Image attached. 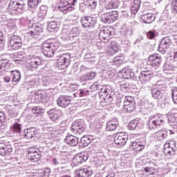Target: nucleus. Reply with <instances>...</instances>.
<instances>
[{
  "instance_id": "obj_1",
  "label": "nucleus",
  "mask_w": 177,
  "mask_h": 177,
  "mask_svg": "<svg viewBox=\"0 0 177 177\" xmlns=\"http://www.w3.org/2000/svg\"><path fill=\"white\" fill-rule=\"evenodd\" d=\"M59 49V42L49 39L43 43L42 53L46 57H53L55 50Z\"/></svg>"
},
{
  "instance_id": "obj_2",
  "label": "nucleus",
  "mask_w": 177,
  "mask_h": 177,
  "mask_svg": "<svg viewBox=\"0 0 177 177\" xmlns=\"http://www.w3.org/2000/svg\"><path fill=\"white\" fill-rule=\"evenodd\" d=\"M114 34V28L111 26H103L99 31L98 37L101 42L108 44L110 39L113 38Z\"/></svg>"
},
{
  "instance_id": "obj_3",
  "label": "nucleus",
  "mask_w": 177,
  "mask_h": 177,
  "mask_svg": "<svg viewBox=\"0 0 177 177\" xmlns=\"http://www.w3.org/2000/svg\"><path fill=\"white\" fill-rule=\"evenodd\" d=\"M41 66H42V59L38 56L29 55L26 59V67L30 71H35Z\"/></svg>"
},
{
  "instance_id": "obj_4",
  "label": "nucleus",
  "mask_w": 177,
  "mask_h": 177,
  "mask_svg": "<svg viewBox=\"0 0 177 177\" xmlns=\"http://www.w3.org/2000/svg\"><path fill=\"white\" fill-rule=\"evenodd\" d=\"M8 10L10 15H20L24 10V3H21L19 0H11Z\"/></svg>"
},
{
  "instance_id": "obj_5",
  "label": "nucleus",
  "mask_w": 177,
  "mask_h": 177,
  "mask_svg": "<svg viewBox=\"0 0 177 177\" xmlns=\"http://www.w3.org/2000/svg\"><path fill=\"white\" fill-rule=\"evenodd\" d=\"M71 63V57L69 54H62L57 59L56 64L59 70H66Z\"/></svg>"
},
{
  "instance_id": "obj_6",
  "label": "nucleus",
  "mask_w": 177,
  "mask_h": 177,
  "mask_svg": "<svg viewBox=\"0 0 177 177\" xmlns=\"http://www.w3.org/2000/svg\"><path fill=\"white\" fill-rule=\"evenodd\" d=\"M164 153L168 157H174L176 154V142L174 140H168L164 145Z\"/></svg>"
},
{
  "instance_id": "obj_7",
  "label": "nucleus",
  "mask_w": 177,
  "mask_h": 177,
  "mask_svg": "<svg viewBox=\"0 0 177 177\" xmlns=\"http://www.w3.org/2000/svg\"><path fill=\"white\" fill-rule=\"evenodd\" d=\"M101 19L104 24H111L118 19V12L115 10L106 12L102 15Z\"/></svg>"
},
{
  "instance_id": "obj_8",
  "label": "nucleus",
  "mask_w": 177,
  "mask_h": 177,
  "mask_svg": "<svg viewBox=\"0 0 177 177\" xmlns=\"http://www.w3.org/2000/svg\"><path fill=\"white\" fill-rule=\"evenodd\" d=\"M9 45L13 50H19L23 46L21 37L16 35H12L9 40Z\"/></svg>"
},
{
  "instance_id": "obj_9",
  "label": "nucleus",
  "mask_w": 177,
  "mask_h": 177,
  "mask_svg": "<svg viewBox=\"0 0 177 177\" xmlns=\"http://www.w3.org/2000/svg\"><path fill=\"white\" fill-rule=\"evenodd\" d=\"M148 63L153 68H158L161 66V63H162V58L159 54L153 53L149 56Z\"/></svg>"
},
{
  "instance_id": "obj_10",
  "label": "nucleus",
  "mask_w": 177,
  "mask_h": 177,
  "mask_svg": "<svg viewBox=\"0 0 177 177\" xmlns=\"http://www.w3.org/2000/svg\"><path fill=\"white\" fill-rule=\"evenodd\" d=\"M164 120L162 117L158 115L151 116L148 122L149 129H157L159 127L162 125Z\"/></svg>"
},
{
  "instance_id": "obj_11",
  "label": "nucleus",
  "mask_w": 177,
  "mask_h": 177,
  "mask_svg": "<svg viewBox=\"0 0 177 177\" xmlns=\"http://www.w3.org/2000/svg\"><path fill=\"white\" fill-rule=\"evenodd\" d=\"M28 157L32 162H38L41 160V152L38 148L30 147L28 149Z\"/></svg>"
},
{
  "instance_id": "obj_12",
  "label": "nucleus",
  "mask_w": 177,
  "mask_h": 177,
  "mask_svg": "<svg viewBox=\"0 0 177 177\" xmlns=\"http://www.w3.org/2000/svg\"><path fill=\"white\" fill-rule=\"evenodd\" d=\"M114 142L117 146H125L128 142V134L125 132H119L114 137Z\"/></svg>"
},
{
  "instance_id": "obj_13",
  "label": "nucleus",
  "mask_w": 177,
  "mask_h": 177,
  "mask_svg": "<svg viewBox=\"0 0 177 177\" xmlns=\"http://www.w3.org/2000/svg\"><path fill=\"white\" fill-rule=\"evenodd\" d=\"M88 158H89L88 153L85 152H82L80 153L75 155V156L73 158L72 164H73L75 167H78L81 165L82 162H84V161H86Z\"/></svg>"
},
{
  "instance_id": "obj_14",
  "label": "nucleus",
  "mask_w": 177,
  "mask_h": 177,
  "mask_svg": "<svg viewBox=\"0 0 177 177\" xmlns=\"http://www.w3.org/2000/svg\"><path fill=\"white\" fill-rule=\"evenodd\" d=\"M44 31L42 26H33L28 32L27 33L28 37L30 38H34L35 39H37L41 37V33Z\"/></svg>"
},
{
  "instance_id": "obj_15",
  "label": "nucleus",
  "mask_w": 177,
  "mask_h": 177,
  "mask_svg": "<svg viewBox=\"0 0 177 177\" xmlns=\"http://www.w3.org/2000/svg\"><path fill=\"white\" fill-rule=\"evenodd\" d=\"M71 131L75 135H82V133L85 132V127L80 122H75L72 124Z\"/></svg>"
},
{
  "instance_id": "obj_16",
  "label": "nucleus",
  "mask_w": 177,
  "mask_h": 177,
  "mask_svg": "<svg viewBox=\"0 0 177 177\" xmlns=\"http://www.w3.org/2000/svg\"><path fill=\"white\" fill-rule=\"evenodd\" d=\"M120 75L123 80H129V78H133L135 73H133V69L131 66H125L121 71Z\"/></svg>"
},
{
  "instance_id": "obj_17",
  "label": "nucleus",
  "mask_w": 177,
  "mask_h": 177,
  "mask_svg": "<svg viewBox=\"0 0 177 177\" xmlns=\"http://www.w3.org/2000/svg\"><path fill=\"white\" fill-rule=\"evenodd\" d=\"M171 44V40L167 37L162 39L158 47L159 51L162 53L167 52V50L169 49Z\"/></svg>"
},
{
  "instance_id": "obj_18",
  "label": "nucleus",
  "mask_w": 177,
  "mask_h": 177,
  "mask_svg": "<svg viewBox=\"0 0 177 177\" xmlns=\"http://www.w3.org/2000/svg\"><path fill=\"white\" fill-rule=\"evenodd\" d=\"M81 24L83 27L88 28L89 27H93L96 23L91 17H83L81 19Z\"/></svg>"
},
{
  "instance_id": "obj_19",
  "label": "nucleus",
  "mask_w": 177,
  "mask_h": 177,
  "mask_svg": "<svg viewBox=\"0 0 177 177\" xmlns=\"http://www.w3.org/2000/svg\"><path fill=\"white\" fill-rule=\"evenodd\" d=\"M68 0H62L58 6L59 9H61L62 12H66V10H71V6L75 5V2L77 1L74 0L73 2L71 3L68 1Z\"/></svg>"
},
{
  "instance_id": "obj_20",
  "label": "nucleus",
  "mask_w": 177,
  "mask_h": 177,
  "mask_svg": "<svg viewBox=\"0 0 177 177\" xmlns=\"http://www.w3.org/2000/svg\"><path fill=\"white\" fill-rule=\"evenodd\" d=\"M152 75L150 71H142L139 80L142 84H147L151 80Z\"/></svg>"
},
{
  "instance_id": "obj_21",
  "label": "nucleus",
  "mask_w": 177,
  "mask_h": 177,
  "mask_svg": "<svg viewBox=\"0 0 177 177\" xmlns=\"http://www.w3.org/2000/svg\"><path fill=\"white\" fill-rule=\"evenodd\" d=\"M77 177H91L92 176L93 171L86 168L79 169L75 171Z\"/></svg>"
},
{
  "instance_id": "obj_22",
  "label": "nucleus",
  "mask_w": 177,
  "mask_h": 177,
  "mask_svg": "<svg viewBox=\"0 0 177 177\" xmlns=\"http://www.w3.org/2000/svg\"><path fill=\"white\" fill-rule=\"evenodd\" d=\"M48 115L52 121H57V120H60V117H62V111L53 109L48 111Z\"/></svg>"
},
{
  "instance_id": "obj_23",
  "label": "nucleus",
  "mask_w": 177,
  "mask_h": 177,
  "mask_svg": "<svg viewBox=\"0 0 177 177\" xmlns=\"http://www.w3.org/2000/svg\"><path fill=\"white\" fill-rule=\"evenodd\" d=\"M12 153H13V149L12 147L3 144L0 145V156L5 157L6 156H10Z\"/></svg>"
},
{
  "instance_id": "obj_24",
  "label": "nucleus",
  "mask_w": 177,
  "mask_h": 177,
  "mask_svg": "<svg viewBox=\"0 0 177 177\" xmlns=\"http://www.w3.org/2000/svg\"><path fill=\"white\" fill-rule=\"evenodd\" d=\"M147 177H156L158 174V169L153 167L147 166L144 168Z\"/></svg>"
},
{
  "instance_id": "obj_25",
  "label": "nucleus",
  "mask_w": 177,
  "mask_h": 177,
  "mask_svg": "<svg viewBox=\"0 0 177 177\" xmlns=\"http://www.w3.org/2000/svg\"><path fill=\"white\" fill-rule=\"evenodd\" d=\"M57 104L59 107H67L71 104V100L70 97L66 96H60L57 100Z\"/></svg>"
},
{
  "instance_id": "obj_26",
  "label": "nucleus",
  "mask_w": 177,
  "mask_h": 177,
  "mask_svg": "<svg viewBox=\"0 0 177 177\" xmlns=\"http://www.w3.org/2000/svg\"><path fill=\"white\" fill-rule=\"evenodd\" d=\"M156 17L151 13H147L141 16V20L145 24H151L154 21Z\"/></svg>"
},
{
  "instance_id": "obj_27",
  "label": "nucleus",
  "mask_w": 177,
  "mask_h": 177,
  "mask_svg": "<svg viewBox=\"0 0 177 177\" xmlns=\"http://www.w3.org/2000/svg\"><path fill=\"white\" fill-rule=\"evenodd\" d=\"M124 63H127V61H125V57L122 55H118L113 59V66H116V67H120L121 64Z\"/></svg>"
},
{
  "instance_id": "obj_28",
  "label": "nucleus",
  "mask_w": 177,
  "mask_h": 177,
  "mask_svg": "<svg viewBox=\"0 0 177 177\" xmlns=\"http://www.w3.org/2000/svg\"><path fill=\"white\" fill-rule=\"evenodd\" d=\"M65 142L69 146H77L78 145V138L73 135H69L66 137Z\"/></svg>"
},
{
  "instance_id": "obj_29",
  "label": "nucleus",
  "mask_w": 177,
  "mask_h": 177,
  "mask_svg": "<svg viewBox=\"0 0 177 177\" xmlns=\"http://www.w3.org/2000/svg\"><path fill=\"white\" fill-rule=\"evenodd\" d=\"M119 6L118 0H111L106 5L105 8L107 10L117 9Z\"/></svg>"
},
{
  "instance_id": "obj_30",
  "label": "nucleus",
  "mask_w": 177,
  "mask_h": 177,
  "mask_svg": "<svg viewBox=\"0 0 177 177\" xmlns=\"http://www.w3.org/2000/svg\"><path fill=\"white\" fill-rule=\"evenodd\" d=\"M167 136V131L164 130H159L155 133V139L157 140H164Z\"/></svg>"
},
{
  "instance_id": "obj_31",
  "label": "nucleus",
  "mask_w": 177,
  "mask_h": 177,
  "mask_svg": "<svg viewBox=\"0 0 177 177\" xmlns=\"http://www.w3.org/2000/svg\"><path fill=\"white\" fill-rule=\"evenodd\" d=\"M131 149L136 152L142 151V150L145 149V145L140 144V142H133L131 145Z\"/></svg>"
},
{
  "instance_id": "obj_32",
  "label": "nucleus",
  "mask_w": 177,
  "mask_h": 177,
  "mask_svg": "<svg viewBox=\"0 0 177 177\" xmlns=\"http://www.w3.org/2000/svg\"><path fill=\"white\" fill-rule=\"evenodd\" d=\"M36 97H37V99H40V100H47V99H49V95L46 91H39L36 93Z\"/></svg>"
},
{
  "instance_id": "obj_33",
  "label": "nucleus",
  "mask_w": 177,
  "mask_h": 177,
  "mask_svg": "<svg viewBox=\"0 0 177 177\" xmlns=\"http://www.w3.org/2000/svg\"><path fill=\"white\" fill-rule=\"evenodd\" d=\"M106 131L110 132H113V131H115L117 129V123L115 121L111 120L106 123Z\"/></svg>"
},
{
  "instance_id": "obj_34",
  "label": "nucleus",
  "mask_w": 177,
  "mask_h": 177,
  "mask_svg": "<svg viewBox=\"0 0 177 177\" xmlns=\"http://www.w3.org/2000/svg\"><path fill=\"white\" fill-rule=\"evenodd\" d=\"M35 136V129L30 128L25 130V138L26 139H31Z\"/></svg>"
},
{
  "instance_id": "obj_35",
  "label": "nucleus",
  "mask_w": 177,
  "mask_h": 177,
  "mask_svg": "<svg viewBox=\"0 0 177 177\" xmlns=\"http://www.w3.org/2000/svg\"><path fill=\"white\" fill-rule=\"evenodd\" d=\"M11 75L12 77V82H19L20 81V78L21 75H20V72L19 71H11Z\"/></svg>"
},
{
  "instance_id": "obj_36",
  "label": "nucleus",
  "mask_w": 177,
  "mask_h": 177,
  "mask_svg": "<svg viewBox=\"0 0 177 177\" xmlns=\"http://www.w3.org/2000/svg\"><path fill=\"white\" fill-rule=\"evenodd\" d=\"M44 113V111L43 108L41 106H35L32 109V113L34 114V115H36V117H39V115H42Z\"/></svg>"
},
{
  "instance_id": "obj_37",
  "label": "nucleus",
  "mask_w": 177,
  "mask_h": 177,
  "mask_svg": "<svg viewBox=\"0 0 177 177\" xmlns=\"http://www.w3.org/2000/svg\"><path fill=\"white\" fill-rule=\"evenodd\" d=\"M123 109L124 111H127V113H132V111L135 110V102L124 104Z\"/></svg>"
},
{
  "instance_id": "obj_38",
  "label": "nucleus",
  "mask_w": 177,
  "mask_h": 177,
  "mask_svg": "<svg viewBox=\"0 0 177 177\" xmlns=\"http://www.w3.org/2000/svg\"><path fill=\"white\" fill-rule=\"evenodd\" d=\"M91 142H92V140H91L88 136H83L80 140V143L83 147L89 146V145H91Z\"/></svg>"
},
{
  "instance_id": "obj_39",
  "label": "nucleus",
  "mask_w": 177,
  "mask_h": 177,
  "mask_svg": "<svg viewBox=\"0 0 177 177\" xmlns=\"http://www.w3.org/2000/svg\"><path fill=\"white\" fill-rule=\"evenodd\" d=\"M12 132H15L16 133H20L21 132V124L19 123H15L10 128Z\"/></svg>"
},
{
  "instance_id": "obj_40",
  "label": "nucleus",
  "mask_w": 177,
  "mask_h": 177,
  "mask_svg": "<svg viewBox=\"0 0 177 177\" xmlns=\"http://www.w3.org/2000/svg\"><path fill=\"white\" fill-rule=\"evenodd\" d=\"M138 122L137 120H133L131 121L128 124V129L130 131H135L136 129V127H138Z\"/></svg>"
},
{
  "instance_id": "obj_41",
  "label": "nucleus",
  "mask_w": 177,
  "mask_h": 177,
  "mask_svg": "<svg viewBox=\"0 0 177 177\" xmlns=\"http://www.w3.org/2000/svg\"><path fill=\"white\" fill-rule=\"evenodd\" d=\"M110 49L113 52V53H117L118 50H120V48H118V46L117 45V42L113 41L111 42L110 45Z\"/></svg>"
},
{
  "instance_id": "obj_42",
  "label": "nucleus",
  "mask_w": 177,
  "mask_h": 177,
  "mask_svg": "<svg viewBox=\"0 0 177 177\" xmlns=\"http://www.w3.org/2000/svg\"><path fill=\"white\" fill-rule=\"evenodd\" d=\"M171 10L172 13L176 15L177 13V0H173L171 2Z\"/></svg>"
},
{
  "instance_id": "obj_43",
  "label": "nucleus",
  "mask_w": 177,
  "mask_h": 177,
  "mask_svg": "<svg viewBox=\"0 0 177 177\" xmlns=\"http://www.w3.org/2000/svg\"><path fill=\"white\" fill-rule=\"evenodd\" d=\"M13 58L17 59L16 62H23V59H26V55L24 53H18Z\"/></svg>"
},
{
  "instance_id": "obj_44",
  "label": "nucleus",
  "mask_w": 177,
  "mask_h": 177,
  "mask_svg": "<svg viewBox=\"0 0 177 177\" xmlns=\"http://www.w3.org/2000/svg\"><path fill=\"white\" fill-rule=\"evenodd\" d=\"M89 88H83L80 90L79 96L80 97H84V96L89 95Z\"/></svg>"
},
{
  "instance_id": "obj_45",
  "label": "nucleus",
  "mask_w": 177,
  "mask_h": 177,
  "mask_svg": "<svg viewBox=\"0 0 177 177\" xmlns=\"http://www.w3.org/2000/svg\"><path fill=\"white\" fill-rule=\"evenodd\" d=\"M39 3V0H28V5L30 8H37Z\"/></svg>"
},
{
  "instance_id": "obj_46",
  "label": "nucleus",
  "mask_w": 177,
  "mask_h": 177,
  "mask_svg": "<svg viewBox=\"0 0 177 177\" xmlns=\"http://www.w3.org/2000/svg\"><path fill=\"white\" fill-rule=\"evenodd\" d=\"M171 96H172V100L174 103L175 104H177V88L176 87L172 89Z\"/></svg>"
},
{
  "instance_id": "obj_47",
  "label": "nucleus",
  "mask_w": 177,
  "mask_h": 177,
  "mask_svg": "<svg viewBox=\"0 0 177 177\" xmlns=\"http://www.w3.org/2000/svg\"><path fill=\"white\" fill-rule=\"evenodd\" d=\"M152 96L154 99H160L161 97V91L153 89L152 91Z\"/></svg>"
},
{
  "instance_id": "obj_48",
  "label": "nucleus",
  "mask_w": 177,
  "mask_h": 177,
  "mask_svg": "<svg viewBox=\"0 0 177 177\" xmlns=\"http://www.w3.org/2000/svg\"><path fill=\"white\" fill-rule=\"evenodd\" d=\"M48 28L50 31H52L53 30H56V28H57V22L50 21L48 25Z\"/></svg>"
},
{
  "instance_id": "obj_49",
  "label": "nucleus",
  "mask_w": 177,
  "mask_h": 177,
  "mask_svg": "<svg viewBox=\"0 0 177 177\" xmlns=\"http://www.w3.org/2000/svg\"><path fill=\"white\" fill-rule=\"evenodd\" d=\"M5 121H6V116L3 112L0 111V127L5 124Z\"/></svg>"
},
{
  "instance_id": "obj_50",
  "label": "nucleus",
  "mask_w": 177,
  "mask_h": 177,
  "mask_svg": "<svg viewBox=\"0 0 177 177\" xmlns=\"http://www.w3.org/2000/svg\"><path fill=\"white\" fill-rule=\"evenodd\" d=\"M131 103H135V102H133V97L129 95L126 96L124 104H131Z\"/></svg>"
},
{
  "instance_id": "obj_51",
  "label": "nucleus",
  "mask_w": 177,
  "mask_h": 177,
  "mask_svg": "<svg viewBox=\"0 0 177 177\" xmlns=\"http://www.w3.org/2000/svg\"><path fill=\"white\" fill-rule=\"evenodd\" d=\"M147 37L148 39H154V38H156V32L153 31H149L147 33Z\"/></svg>"
},
{
  "instance_id": "obj_52",
  "label": "nucleus",
  "mask_w": 177,
  "mask_h": 177,
  "mask_svg": "<svg viewBox=\"0 0 177 177\" xmlns=\"http://www.w3.org/2000/svg\"><path fill=\"white\" fill-rule=\"evenodd\" d=\"M45 15H46V12L42 13V12H39L38 16H37V19L39 23L41 21H43V20L45 19Z\"/></svg>"
},
{
  "instance_id": "obj_53",
  "label": "nucleus",
  "mask_w": 177,
  "mask_h": 177,
  "mask_svg": "<svg viewBox=\"0 0 177 177\" xmlns=\"http://www.w3.org/2000/svg\"><path fill=\"white\" fill-rule=\"evenodd\" d=\"M99 89V84L97 82H95L93 85L91 86V92H96Z\"/></svg>"
},
{
  "instance_id": "obj_54",
  "label": "nucleus",
  "mask_w": 177,
  "mask_h": 177,
  "mask_svg": "<svg viewBox=\"0 0 177 177\" xmlns=\"http://www.w3.org/2000/svg\"><path fill=\"white\" fill-rule=\"evenodd\" d=\"M132 6H134L138 9L140 8V0H134L132 4Z\"/></svg>"
},
{
  "instance_id": "obj_55",
  "label": "nucleus",
  "mask_w": 177,
  "mask_h": 177,
  "mask_svg": "<svg viewBox=\"0 0 177 177\" xmlns=\"http://www.w3.org/2000/svg\"><path fill=\"white\" fill-rule=\"evenodd\" d=\"M99 95H100V96H104L106 97V96H107V95H109V93H107L106 89L102 88L100 92L99 93Z\"/></svg>"
},
{
  "instance_id": "obj_56",
  "label": "nucleus",
  "mask_w": 177,
  "mask_h": 177,
  "mask_svg": "<svg viewBox=\"0 0 177 177\" xmlns=\"http://www.w3.org/2000/svg\"><path fill=\"white\" fill-rule=\"evenodd\" d=\"M121 89H128L129 88V83L124 82L120 84Z\"/></svg>"
},
{
  "instance_id": "obj_57",
  "label": "nucleus",
  "mask_w": 177,
  "mask_h": 177,
  "mask_svg": "<svg viewBox=\"0 0 177 177\" xmlns=\"http://www.w3.org/2000/svg\"><path fill=\"white\" fill-rule=\"evenodd\" d=\"M99 2L102 6H104V8H106V6L109 3V2H110V0H100Z\"/></svg>"
},
{
  "instance_id": "obj_58",
  "label": "nucleus",
  "mask_w": 177,
  "mask_h": 177,
  "mask_svg": "<svg viewBox=\"0 0 177 177\" xmlns=\"http://www.w3.org/2000/svg\"><path fill=\"white\" fill-rule=\"evenodd\" d=\"M5 41V37L3 36V32L2 31H0V45H2L3 42Z\"/></svg>"
},
{
  "instance_id": "obj_59",
  "label": "nucleus",
  "mask_w": 177,
  "mask_h": 177,
  "mask_svg": "<svg viewBox=\"0 0 177 177\" xmlns=\"http://www.w3.org/2000/svg\"><path fill=\"white\" fill-rule=\"evenodd\" d=\"M88 3H89L88 6H93L94 8L96 6V1H95V0H88Z\"/></svg>"
},
{
  "instance_id": "obj_60",
  "label": "nucleus",
  "mask_w": 177,
  "mask_h": 177,
  "mask_svg": "<svg viewBox=\"0 0 177 177\" xmlns=\"http://www.w3.org/2000/svg\"><path fill=\"white\" fill-rule=\"evenodd\" d=\"M138 10H139V8L132 6V7H131V13H133V15H136L138 13Z\"/></svg>"
},
{
  "instance_id": "obj_61",
  "label": "nucleus",
  "mask_w": 177,
  "mask_h": 177,
  "mask_svg": "<svg viewBox=\"0 0 177 177\" xmlns=\"http://www.w3.org/2000/svg\"><path fill=\"white\" fill-rule=\"evenodd\" d=\"M87 78L88 80H93V78H95V73L91 72L90 73H88L87 75Z\"/></svg>"
},
{
  "instance_id": "obj_62",
  "label": "nucleus",
  "mask_w": 177,
  "mask_h": 177,
  "mask_svg": "<svg viewBox=\"0 0 177 177\" xmlns=\"http://www.w3.org/2000/svg\"><path fill=\"white\" fill-rule=\"evenodd\" d=\"M44 174H46V176H49V174H50V169L46 168L44 171Z\"/></svg>"
},
{
  "instance_id": "obj_63",
  "label": "nucleus",
  "mask_w": 177,
  "mask_h": 177,
  "mask_svg": "<svg viewBox=\"0 0 177 177\" xmlns=\"http://www.w3.org/2000/svg\"><path fill=\"white\" fill-rule=\"evenodd\" d=\"M3 80H4L5 82H7V83L10 82V77H9V76L4 77Z\"/></svg>"
},
{
  "instance_id": "obj_64",
  "label": "nucleus",
  "mask_w": 177,
  "mask_h": 177,
  "mask_svg": "<svg viewBox=\"0 0 177 177\" xmlns=\"http://www.w3.org/2000/svg\"><path fill=\"white\" fill-rule=\"evenodd\" d=\"M5 67V63L3 62H0V70H2Z\"/></svg>"
}]
</instances>
